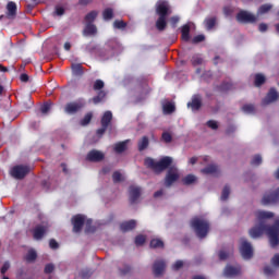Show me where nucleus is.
Returning <instances> with one entry per match:
<instances>
[{
  "label": "nucleus",
  "mask_w": 279,
  "mask_h": 279,
  "mask_svg": "<svg viewBox=\"0 0 279 279\" xmlns=\"http://www.w3.org/2000/svg\"><path fill=\"white\" fill-rule=\"evenodd\" d=\"M256 225L248 231L251 239H258L263 234H267L271 247H276L279 243V217L275 220L274 226L267 225V219H274V213L257 210L255 213Z\"/></svg>",
  "instance_id": "obj_1"
},
{
  "label": "nucleus",
  "mask_w": 279,
  "mask_h": 279,
  "mask_svg": "<svg viewBox=\"0 0 279 279\" xmlns=\"http://www.w3.org/2000/svg\"><path fill=\"white\" fill-rule=\"evenodd\" d=\"M157 14H159V19L156 22V27L159 29V32H162L165 27H167V15L171 14L169 11V2L159 0L157 2Z\"/></svg>",
  "instance_id": "obj_2"
},
{
  "label": "nucleus",
  "mask_w": 279,
  "mask_h": 279,
  "mask_svg": "<svg viewBox=\"0 0 279 279\" xmlns=\"http://www.w3.org/2000/svg\"><path fill=\"white\" fill-rule=\"evenodd\" d=\"M191 227L193 228L198 239H206V236L208 235V230H210V223L208 222V220L202 217L193 218L191 221Z\"/></svg>",
  "instance_id": "obj_3"
},
{
  "label": "nucleus",
  "mask_w": 279,
  "mask_h": 279,
  "mask_svg": "<svg viewBox=\"0 0 279 279\" xmlns=\"http://www.w3.org/2000/svg\"><path fill=\"white\" fill-rule=\"evenodd\" d=\"M172 162H173V159L171 157H163L159 161H156L153 158L145 159V166L148 167L149 169H153L155 173H162V171L171 167Z\"/></svg>",
  "instance_id": "obj_4"
},
{
  "label": "nucleus",
  "mask_w": 279,
  "mask_h": 279,
  "mask_svg": "<svg viewBox=\"0 0 279 279\" xmlns=\"http://www.w3.org/2000/svg\"><path fill=\"white\" fill-rule=\"evenodd\" d=\"M86 226L85 232H95V228L90 227L93 220L87 219L82 215H76L72 218L73 232H82L83 226Z\"/></svg>",
  "instance_id": "obj_5"
},
{
  "label": "nucleus",
  "mask_w": 279,
  "mask_h": 279,
  "mask_svg": "<svg viewBox=\"0 0 279 279\" xmlns=\"http://www.w3.org/2000/svg\"><path fill=\"white\" fill-rule=\"evenodd\" d=\"M240 253L245 260H250L254 256V248L245 238L240 239Z\"/></svg>",
  "instance_id": "obj_6"
},
{
  "label": "nucleus",
  "mask_w": 279,
  "mask_h": 279,
  "mask_svg": "<svg viewBox=\"0 0 279 279\" xmlns=\"http://www.w3.org/2000/svg\"><path fill=\"white\" fill-rule=\"evenodd\" d=\"M180 180V171L175 167L169 168L166 178H165V186L169 189L174 182Z\"/></svg>",
  "instance_id": "obj_7"
},
{
  "label": "nucleus",
  "mask_w": 279,
  "mask_h": 279,
  "mask_svg": "<svg viewBox=\"0 0 279 279\" xmlns=\"http://www.w3.org/2000/svg\"><path fill=\"white\" fill-rule=\"evenodd\" d=\"M27 173H29V167L27 166H14L11 169V175L12 178H15V180H23V178H25V175H27Z\"/></svg>",
  "instance_id": "obj_8"
},
{
  "label": "nucleus",
  "mask_w": 279,
  "mask_h": 279,
  "mask_svg": "<svg viewBox=\"0 0 279 279\" xmlns=\"http://www.w3.org/2000/svg\"><path fill=\"white\" fill-rule=\"evenodd\" d=\"M239 23H256L257 17L256 15L247 12V11H240L236 15Z\"/></svg>",
  "instance_id": "obj_9"
},
{
  "label": "nucleus",
  "mask_w": 279,
  "mask_h": 279,
  "mask_svg": "<svg viewBox=\"0 0 279 279\" xmlns=\"http://www.w3.org/2000/svg\"><path fill=\"white\" fill-rule=\"evenodd\" d=\"M104 158H106V155H104V153L94 149L87 154L86 160H89V162H101Z\"/></svg>",
  "instance_id": "obj_10"
},
{
  "label": "nucleus",
  "mask_w": 279,
  "mask_h": 279,
  "mask_svg": "<svg viewBox=\"0 0 279 279\" xmlns=\"http://www.w3.org/2000/svg\"><path fill=\"white\" fill-rule=\"evenodd\" d=\"M226 278H236L241 276V266H230L228 265L223 271Z\"/></svg>",
  "instance_id": "obj_11"
},
{
  "label": "nucleus",
  "mask_w": 279,
  "mask_h": 279,
  "mask_svg": "<svg viewBox=\"0 0 279 279\" xmlns=\"http://www.w3.org/2000/svg\"><path fill=\"white\" fill-rule=\"evenodd\" d=\"M278 97H279L278 90H276V88H270L267 96L263 99V105L269 106V104H274V101H278Z\"/></svg>",
  "instance_id": "obj_12"
},
{
  "label": "nucleus",
  "mask_w": 279,
  "mask_h": 279,
  "mask_svg": "<svg viewBox=\"0 0 279 279\" xmlns=\"http://www.w3.org/2000/svg\"><path fill=\"white\" fill-rule=\"evenodd\" d=\"M81 108H84V102H70L65 106V112L68 114H75V112H77V110H81Z\"/></svg>",
  "instance_id": "obj_13"
},
{
  "label": "nucleus",
  "mask_w": 279,
  "mask_h": 279,
  "mask_svg": "<svg viewBox=\"0 0 279 279\" xmlns=\"http://www.w3.org/2000/svg\"><path fill=\"white\" fill-rule=\"evenodd\" d=\"M165 267H167V264L165 260L159 259L154 263L153 271L155 276H160L161 274H165Z\"/></svg>",
  "instance_id": "obj_14"
},
{
  "label": "nucleus",
  "mask_w": 279,
  "mask_h": 279,
  "mask_svg": "<svg viewBox=\"0 0 279 279\" xmlns=\"http://www.w3.org/2000/svg\"><path fill=\"white\" fill-rule=\"evenodd\" d=\"M187 108H191L193 111L199 110L202 108V96L194 95L192 101L187 102Z\"/></svg>",
  "instance_id": "obj_15"
},
{
  "label": "nucleus",
  "mask_w": 279,
  "mask_h": 279,
  "mask_svg": "<svg viewBox=\"0 0 279 279\" xmlns=\"http://www.w3.org/2000/svg\"><path fill=\"white\" fill-rule=\"evenodd\" d=\"M47 232V226L39 225L34 229L33 236L36 241H40L43 236H45V233Z\"/></svg>",
  "instance_id": "obj_16"
},
{
  "label": "nucleus",
  "mask_w": 279,
  "mask_h": 279,
  "mask_svg": "<svg viewBox=\"0 0 279 279\" xmlns=\"http://www.w3.org/2000/svg\"><path fill=\"white\" fill-rule=\"evenodd\" d=\"M16 10H17L16 2L10 1L7 4V17L16 19Z\"/></svg>",
  "instance_id": "obj_17"
},
{
  "label": "nucleus",
  "mask_w": 279,
  "mask_h": 279,
  "mask_svg": "<svg viewBox=\"0 0 279 279\" xmlns=\"http://www.w3.org/2000/svg\"><path fill=\"white\" fill-rule=\"evenodd\" d=\"M201 173L204 175H217L219 173V167L215 165H209L206 168L201 170Z\"/></svg>",
  "instance_id": "obj_18"
},
{
  "label": "nucleus",
  "mask_w": 279,
  "mask_h": 279,
  "mask_svg": "<svg viewBox=\"0 0 279 279\" xmlns=\"http://www.w3.org/2000/svg\"><path fill=\"white\" fill-rule=\"evenodd\" d=\"M129 193H130V199L132 204H134V202H136V199L141 197V187L131 186Z\"/></svg>",
  "instance_id": "obj_19"
},
{
  "label": "nucleus",
  "mask_w": 279,
  "mask_h": 279,
  "mask_svg": "<svg viewBox=\"0 0 279 279\" xmlns=\"http://www.w3.org/2000/svg\"><path fill=\"white\" fill-rule=\"evenodd\" d=\"M135 228L136 220L125 221L120 225V230H122V232H130V230H134Z\"/></svg>",
  "instance_id": "obj_20"
},
{
  "label": "nucleus",
  "mask_w": 279,
  "mask_h": 279,
  "mask_svg": "<svg viewBox=\"0 0 279 279\" xmlns=\"http://www.w3.org/2000/svg\"><path fill=\"white\" fill-rule=\"evenodd\" d=\"M110 121H112V111H106L101 118V126L108 128Z\"/></svg>",
  "instance_id": "obj_21"
},
{
  "label": "nucleus",
  "mask_w": 279,
  "mask_h": 279,
  "mask_svg": "<svg viewBox=\"0 0 279 279\" xmlns=\"http://www.w3.org/2000/svg\"><path fill=\"white\" fill-rule=\"evenodd\" d=\"M97 34V26L94 24H86L84 29V36H95Z\"/></svg>",
  "instance_id": "obj_22"
},
{
  "label": "nucleus",
  "mask_w": 279,
  "mask_h": 279,
  "mask_svg": "<svg viewBox=\"0 0 279 279\" xmlns=\"http://www.w3.org/2000/svg\"><path fill=\"white\" fill-rule=\"evenodd\" d=\"M128 143H130V140H126L124 142H120V143L116 144L114 151H117V154H123V151H125V149H128Z\"/></svg>",
  "instance_id": "obj_23"
},
{
  "label": "nucleus",
  "mask_w": 279,
  "mask_h": 279,
  "mask_svg": "<svg viewBox=\"0 0 279 279\" xmlns=\"http://www.w3.org/2000/svg\"><path fill=\"white\" fill-rule=\"evenodd\" d=\"M181 34L182 40H185V43H187V40L191 39V26H189V24H185L181 29Z\"/></svg>",
  "instance_id": "obj_24"
},
{
  "label": "nucleus",
  "mask_w": 279,
  "mask_h": 279,
  "mask_svg": "<svg viewBox=\"0 0 279 279\" xmlns=\"http://www.w3.org/2000/svg\"><path fill=\"white\" fill-rule=\"evenodd\" d=\"M165 114H171V112H175V105L173 102H166L162 106Z\"/></svg>",
  "instance_id": "obj_25"
},
{
  "label": "nucleus",
  "mask_w": 279,
  "mask_h": 279,
  "mask_svg": "<svg viewBox=\"0 0 279 279\" xmlns=\"http://www.w3.org/2000/svg\"><path fill=\"white\" fill-rule=\"evenodd\" d=\"M204 24H205L206 29L210 31L217 24V17H207L204 21Z\"/></svg>",
  "instance_id": "obj_26"
},
{
  "label": "nucleus",
  "mask_w": 279,
  "mask_h": 279,
  "mask_svg": "<svg viewBox=\"0 0 279 279\" xmlns=\"http://www.w3.org/2000/svg\"><path fill=\"white\" fill-rule=\"evenodd\" d=\"M138 150L144 151V149H147L149 147V138L147 136H144L142 140L138 142Z\"/></svg>",
  "instance_id": "obj_27"
},
{
  "label": "nucleus",
  "mask_w": 279,
  "mask_h": 279,
  "mask_svg": "<svg viewBox=\"0 0 279 279\" xmlns=\"http://www.w3.org/2000/svg\"><path fill=\"white\" fill-rule=\"evenodd\" d=\"M99 12L97 11H92L85 16L86 24H93L95 19H97Z\"/></svg>",
  "instance_id": "obj_28"
},
{
  "label": "nucleus",
  "mask_w": 279,
  "mask_h": 279,
  "mask_svg": "<svg viewBox=\"0 0 279 279\" xmlns=\"http://www.w3.org/2000/svg\"><path fill=\"white\" fill-rule=\"evenodd\" d=\"M183 184H193L195 182H197V177H195L194 174H187L185 178H183L182 180Z\"/></svg>",
  "instance_id": "obj_29"
},
{
  "label": "nucleus",
  "mask_w": 279,
  "mask_h": 279,
  "mask_svg": "<svg viewBox=\"0 0 279 279\" xmlns=\"http://www.w3.org/2000/svg\"><path fill=\"white\" fill-rule=\"evenodd\" d=\"M102 16L105 21H111V19L114 16V12L112 9H105L102 12Z\"/></svg>",
  "instance_id": "obj_30"
},
{
  "label": "nucleus",
  "mask_w": 279,
  "mask_h": 279,
  "mask_svg": "<svg viewBox=\"0 0 279 279\" xmlns=\"http://www.w3.org/2000/svg\"><path fill=\"white\" fill-rule=\"evenodd\" d=\"M105 98H106V92L100 90V92L98 93V95L93 98V101H94V104H96V105H97V104H101V101H104Z\"/></svg>",
  "instance_id": "obj_31"
},
{
  "label": "nucleus",
  "mask_w": 279,
  "mask_h": 279,
  "mask_svg": "<svg viewBox=\"0 0 279 279\" xmlns=\"http://www.w3.org/2000/svg\"><path fill=\"white\" fill-rule=\"evenodd\" d=\"M37 254H36V252L34 251V250H29L28 252H27V254H26V260L28 262V263H34V260L37 258Z\"/></svg>",
  "instance_id": "obj_32"
},
{
  "label": "nucleus",
  "mask_w": 279,
  "mask_h": 279,
  "mask_svg": "<svg viewBox=\"0 0 279 279\" xmlns=\"http://www.w3.org/2000/svg\"><path fill=\"white\" fill-rule=\"evenodd\" d=\"M228 197H230V186L226 185V186L222 189V193H221L220 199H221L222 202H226V199H228Z\"/></svg>",
  "instance_id": "obj_33"
},
{
  "label": "nucleus",
  "mask_w": 279,
  "mask_h": 279,
  "mask_svg": "<svg viewBox=\"0 0 279 279\" xmlns=\"http://www.w3.org/2000/svg\"><path fill=\"white\" fill-rule=\"evenodd\" d=\"M265 84V75L256 74L255 75V86H263Z\"/></svg>",
  "instance_id": "obj_34"
},
{
  "label": "nucleus",
  "mask_w": 279,
  "mask_h": 279,
  "mask_svg": "<svg viewBox=\"0 0 279 279\" xmlns=\"http://www.w3.org/2000/svg\"><path fill=\"white\" fill-rule=\"evenodd\" d=\"M263 163V157L260 155H255L251 161V165H253V167H258V165Z\"/></svg>",
  "instance_id": "obj_35"
},
{
  "label": "nucleus",
  "mask_w": 279,
  "mask_h": 279,
  "mask_svg": "<svg viewBox=\"0 0 279 279\" xmlns=\"http://www.w3.org/2000/svg\"><path fill=\"white\" fill-rule=\"evenodd\" d=\"M41 114H49L51 112V104L46 102L40 107Z\"/></svg>",
  "instance_id": "obj_36"
},
{
  "label": "nucleus",
  "mask_w": 279,
  "mask_h": 279,
  "mask_svg": "<svg viewBox=\"0 0 279 279\" xmlns=\"http://www.w3.org/2000/svg\"><path fill=\"white\" fill-rule=\"evenodd\" d=\"M113 27L116 29H125V27H128V24L123 21L117 20V21L113 22Z\"/></svg>",
  "instance_id": "obj_37"
},
{
  "label": "nucleus",
  "mask_w": 279,
  "mask_h": 279,
  "mask_svg": "<svg viewBox=\"0 0 279 279\" xmlns=\"http://www.w3.org/2000/svg\"><path fill=\"white\" fill-rule=\"evenodd\" d=\"M165 243L160 239H153L150 241V247H163Z\"/></svg>",
  "instance_id": "obj_38"
},
{
  "label": "nucleus",
  "mask_w": 279,
  "mask_h": 279,
  "mask_svg": "<svg viewBox=\"0 0 279 279\" xmlns=\"http://www.w3.org/2000/svg\"><path fill=\"white\" fill-rule=\"evenodd\" d=\"M72 71H73L74 75H82V73H84L82 71V65L75 64V63L72 64Z\"/></svg>",
  "instance_id": "obj_39"
},
{
  "label": "nucleus",
  "mask_w": 279,
  "mask_h": 279,
  "mask_svg": "<svg viewBox=\"0 0 279 279\" xmlns=\"http://www.w3.org/2000/svg\"><path fill=\"white\" fill-rule=\"evenodd\" d=\"M269 10H271V4H263L258 9V14H267V12H269Z\"/></svg>",
  "instance_id": "obj_40"
},
{
  "label": "nucleus",
  "mask_w": 279,
  "mask_h": 279,
  "mask_svg": "<svg viewBox=\"0 0 279 279\" xmlns=\"http://www.w3.org/2000/svg\"><path fill=\"white\" fill-rule=\"evenodd\" d=\"M243 112H245L246 114H252L254 113V105H244L242 107Z\"/></svg>",
  "instance_id": "obj_41"
},
{
  "label": "nucleus",
  "mask_w": 279,
  "mask_h": 279,
  "mask_svg": "<svg viewBox=\"0 0 279 279\" xmlns=\"http://www.w3.org/2000/svg\"><path fill=\"white\" fill-rule=\"evenodd\" d=\"M93 119V113H87L81 121V125H88Z\"/></svg>",
  "instance_id": "obj_42"
},
{
  "label": "nucleus",
  "mask_w": 279,
  "mask_h": 279,
  "mask_svg": "<svg viewBox=\"0 0 279 279\" xmlns=\"http://www.w3.org/2000/svg\"><path fill=\"white\" fill-rule=\"evenodd\" d=\"M105 83L101 80H96L94 83V90H101L104 88Z\"/></svg>",
  "instance_id": "obj_43"
},
{
  "label": "nucleus",
  "mask_w": 279,
  "mask_h": 279,
  "mask_svg": "<svg viewBox=\"0 0 279 279\" xmlns=\"http://www.w3.org/2000/svg\"><path fill=\"white\" fill-rule=\"evenodd\" d=\"M11 265L10 262H4L3 266L0 269V272L2 274V276H5V274H8V269H10Z\"/></svg>",
  "instance_id": "obj_44"
},
{
  "label": "nucleus",
  "mask_w": 279,
  "mask_h": 279,
  "mask_svg": "<svg viewBox=\"0 0 279 279\" xmlns=\"http://www.w3.org/2000/svg\"><path fill=\"white\" fill-rule=\"evenodd\" d=\"M112 178H113V182H122L123 174H121V172H119V171H116V172H113Z\"/></svg>",
  "instance_id": "obj_45"
},
{
  "label": "nucleus",
  "mask_w": 279,
  "mask_h": 279,
  "mask_svg": "<svg viewBox=\"0 0 279 279\" xmlns=\"http://www.w3.org/2000/svg\"><path fill=\"white\" fill-rule=\"evenodd\" d=\"M275 271H276V269H274V267H271V266H266L264 268V274L266 276H274Z\"/></svg>",
  "instance_id": "obj_46"
},
{
  "label": "nucleus",
  "mask_w": 279,
  "mask_h": 279,
  "mask_svg": "<svg viewBox=\"0 0 279 279\" xmlns=\"http://www.w3.org/2000/svg\"><path fill=\"white\" fill-rule=\"evenodd\" d=\"M54 14L56 16H64V8L60 5L56 7Z\"/></svg>",
  "instance_id": "obj_47"
},
{
  "label": "nucleus",
  "mask_w": 279,
  "mask_h": 279,
  "mask_svg": "<svg viewBox=\"0 0 279 279\" xmlns=\"http://www.w3.org/2000/svg\"><path fill=\"white\" fill-rule=\"evenodd\" d=\"M184 266V262L182 260H177L173 266L172 269H174V271H178V269H182V267Z\"/></svg>",
  "instance_id": "obj_48"
},
{
  "label": "nucleus",
  "mask_w": 279,
  "mask_h": 279,
  "mask_svg": "<svg viewBox=\"0 0 279 279\" xmlns=\"http://www.w3.org/2000/svg\"><path fill=\"white\" fill-rule=\"evenodd\" d=\"M162 141H165V143H171V141L173 140V137L171 136V134L165 132L162 133Z\"/></svg>",
  "instance_id": "obj_49"
},
{
  "label": "nucleus",
  "mask_w": 279,
  "mask_h": 279,
  "mask_svg": "<svg viewBox=\"0 0 279 279\" xmlns=\"http://www.w3.org/2000/svg\"><path fill=\"white\" fill-rule=\"evenodd\" d=\"M207 125H208V128H210L211 130H217V128H219V124H218L217 121H215V120H209V121L207 122Z\"/></svg>",
  "instance_id": "obj_50"
},
{
  "label": "nucleus",
  "mask_w": 279,
  "mask_h": 279,
  "mask_svg": "<svg viewBox=\"0 0 279 279\" xmlns=\"http://www.w3.org/2000/svg\"><path fill=\"white\" fill-rule=\"evenodd\" d=\"M205 36L204 35H198V36H195L193 39H192V43H194V45H197V43H203V40H205Z\"/></svg>",
  "instance_id": "obj_51"
},
{
  "label": "nucleus",
  "mask_w": 279,
  "mask_h": 279,
  "mask_svg": "<svg viewBox=\"0 0 279 279\" xmlns=\"http://www.w3.org/2000/svg\"><path fill=\"white\" fill-rule=\"evenodd\" d=\"M143 243H145V235H137L135 238V244L136 245H143Z\"/></svg>",
  "instance_id": "obj_52"
},
{
  "label": "nucleus",
  "mask_w": 279,
  "mask_h": 279,
  "mask_svg": "<svg viewBox=\"0 0 279 279\" xmlns=\"http://www.w3.org/2000/svg\"><path fill=\"white\" fill-rule=\"evenodd\" d=\"M53 269H56V266H53V264H47L45 267V274H52Z\"/></svg>",
  "instance_id": "obj_53"
},
{
  "label": "nucleus",
  "mask_w": 279,
  "mask_h": 279,
  "mask_svg": "<svg viewBox=\"0 0 279 279\" xmlns=\"http://www.w3.org/2000/svg\"><path fill=\"white\" fill-rule=\"evenodd\" d=\"M271 264H272V267H279V254H276V255L271 258Z\"/></svg>",
  "instance_id": "obj_54"
},
{
  "label": "nucleus",
  "mask_w": 279,
  "mask_h": 279,
  "mask_svg": "<svg viewBox=\"0 0 279 279\" xmlns=\"http://www.w3.org/2000/svg\"><path fill=\"white\" fill-rule=\"evenodd\" d=\"M192 64H202V57H199L198 54L194 56L192 58Z\"/></svg>",
  "instance_id": "obj_55"
},
{
  "label": "nucleus",
  "mask_w": 279,
  "mask_h": 279,
  "mask_svg": "<svg viewBox=\"0 0 279 279\" xmlns=\"http://www.w3.org/2000/svg\"><path fill=\"white\" fill-rule=\"evenodd\" d=\"M228 256H230V253L226 252V251H220L219 252V258L220 260H226V258H228Z\"/></svg>",
  "instance_id": "obj_56"
},
{
  "label": "nucleus",
  "mask_w": 279,
  "mask_h": 279,
  "mask_svg": "<svg viewBox=\"0 0 279 279\" xmlns=\"http://www.w3.org/2000/svg\"><path fill=\"white\" fill-rule=\"evenodd\" d=\"M49 246L51 247V250H58V247H59L56 240H50Z\"/></svg>",
  "instance_id": "obj_57"
},
{
  "label": "nucleus",
  "mask_w": 279,
  "mask_h": 279,
  "mask_svg": "<svg viewBox=\"0 0 279 279\" xmlns=\"http://www.w3.org/2000/svg\"><path fill=\"white\" fill-rule=\"evenodd\" d=\"M179 21H180V17H178V16H172L170 19V23L173 25V27H175V25H178Z\"/></svg>",
  "instance_id": "obj_58"
},
{
  "label": "nucleus",
  "mask_w": 279,
  "mask_h": 279,
  "mask_svg": "<svg viewBox=\"0 0 279 279\" xmlns=\"http://www.w3.org/2000/svg\"><path fill=\"white\" fill-rule=\"evenodd\" d=\"M106 130H108V126H102L101 129H98L97 130L98 136H102V134L106 133Z\"/></svg>",
  "instance_id": "obj_59"
},
{
  "label": "nucleus",
  "mask_w": 279,
  "mask_h": 279,
  "mask_svg": "<svg viewBox=\"0 0 279 279\" xmlns=\"http://www.w3.org/2000/svg\"><path fill=\"white\" fill-rule=\"evenodd\" d=\"M230 89H232V85L230 83L222 84V90H230Z\"/></svg>",
  "instance_id": "obj_60"
},
{
  "label": "nucleus",
  "mask_w": 279,
  "mask_h": 279,
  "mask_svg": "<svg viewBox=\"0 0 279 279\" xmlns=\"http://www.w3.org/2000/svg\"><path fill=\"white\" fill-rule=\"evenodd\" d=\"M130 271H132V268L130 266H124V269H121V274L123 275L130 274Z\"/></svg>",
  "instance_id": "obj_61"
},
{
  "label": "nucleus",
  "mask_w": 279,
  "mask_h": 279,
  "mask_svg": "<svg viewBox=\"0 0 279 279\" xmlns=\"http://www.w3.org/2000/svg\"><path fill=\"white\" fill-rule=\"evenodd\" d=\"M20 80L21 82H29V76L27 74H22Z\"/></svg>",
  "instance_id": "obj_62"
},
{
  "label": "nucleus",
  "mask_w": 279,
  "mask_h": 279,
  "mask_svg": "<svg viewBox=\"0 0 279 279\" xmlns=\"http://www.w3.org/2000/svg\"><path fill=\"white\" fill-rule=\"evenodd\" d=\"M259 32H267V24H259Z\"/></svg>",
  "instance_id": "obj_63"
},
{
  "label": "nucleus",
  "mask_w": 279,
  "mask_h": 279,
  "mask_svg": "<svg viewBox=\"0 0 279 279\" xmlns=\"http://www.w3.org/2000/svg\"><path fill=\"white\" fill-rule=\"evenodd\" d=\"M17 279H32V278L27 277L26 275L21 274L17 276Z\"/></svg>",
  "instance_id": "obj_64"
}]
</instances>
